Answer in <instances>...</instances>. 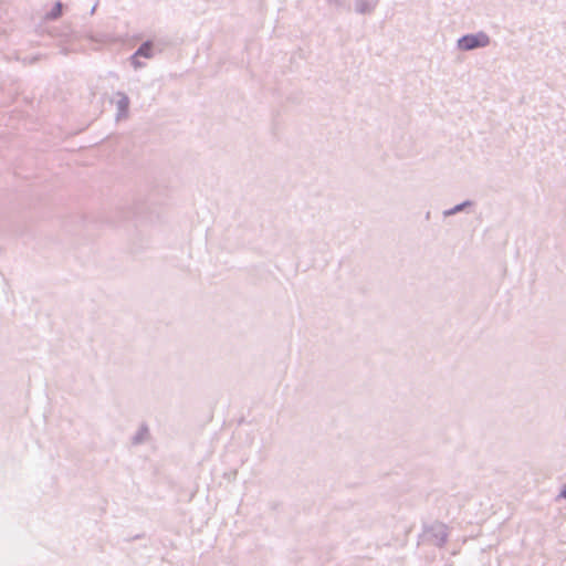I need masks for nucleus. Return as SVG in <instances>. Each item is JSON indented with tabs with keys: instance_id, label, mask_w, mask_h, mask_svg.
Instances as JSON below:
<instances>
[{
	"instance_id": "obj_2",
	"label": "nucleus",
	"mask_w": 566,
	"mask_h": 566,
	"mask_svg": "<svg viewBox=\"0 0 566 566\" xmlns=\"http://www.w3.org/2000/svg\"><path fill=\"white\" fill-rule=\"evenodd\" d=\"M150 51H151V48L149 44H144L139 48V50L136 52V56H145V57H149L150 56Z\"/></svg>"
},
{
	"instance_id": "obj_1",
	"label": "nucleus",
	"mask_w": 566,
	"mask_h": 566,
	"mask_svg": "<svg viewBox=\"0 0 566 566\" xmlns=\"http://www.w3.org/2000/svg\"><path fill=\"white\" fill-rule=\"evenodd\" d=\"M490 42L489 36L484 33L464 35L459 40V46L462 50H473L488 45Z\"/></svg>"
},
{
	"instance_id": "obj_3",
	"label": "nucleus",
	"mask_w": 566,
	"mask_h": 566,
	"mask_svg": "<svg viewBox=\"0 0 566 566\" xmlns=\"http://www.w3.org/2000/svg\"><path fill=\"white\" fill-rule=\"evenodd\" d=\"M562 495L566 497V489L563 491Z\"/></svg>"
}]
</instances>
